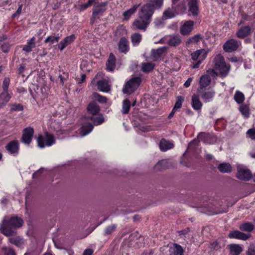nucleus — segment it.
I'll list each match as a JSON object with an SVG mask.
<instances>
[{
    "instance_id": "c756f323",
    "label": "nucleus",
    "mask_w": 255,
    "mask_h": 255,
    "mask_svg": "<svg viewBox=\"0 0 255 255\" xmlns=\"http://www.w3.org/2000/svg\"><path fill=\"white\" fill-rule=\"evenodd\" d=\"M159 146L161 151H166L174 147V144L169 141L162 138L160 141Z\"/></svg>"
},
{
    "instance_id": "f704fd0d",
    "label": "nucleus",
    "mask_w": 255,
    "mask_h": 255,
    "mask_svg": "<svg viewBox=\"0 0 255 255\" xmlns=\"http://www.w3.org/2000/svg\"><path fill=\"white\" fill-rule=\"evenodd\" d=\"M211 77L209 75H204L201 77L200 80V87L198 90H203L208 86L211 83Z\"/></svg>"
},
{
    "instance_id": "774afa93",
    "label": "nucleus",
    "mask_w": 255,
    "mask_h": 255,
    "mask_svg": "<svg viewBox=\"0 0 255 255\" xmlns=\"http://www.w3.org/2000/svg\"><path fill=\"white\" fill-rule=\"evenodd\" d=\"M192 78L190 77V78H189L185 82L184 85L185 87H189L190 85H191V83L192 81Z\"/></svg>"
},
{
    "instance_id": "5701e85b",
    "label": "nucleus",
    "mask_w": 255,
    "mask_h": 255,
    "mask_svg": "<svg viewBox=\"0 0 255 255\" xmlns=\"http://www.w3.org/2000/svg\"><path fill=\"white\" fill-rule=\"evenodd\" d=\"M76 37L74 34L66 37L63 40L60 42L58 46L60 51H62L67 45L72 43L75 39Z\"/></svg>"
},
{
    "instance_id": "dca6fc26",
    "label": "nucleus",
    "mask_w": 255,
    "mask_h": 255,
    "mask_svg": "<svg viewBox=\"0 0 255 255\" xmlns=\"http://www.w3.org/2000/svg\"><path fill=\"white\" fill-rule=\"evenodd\" d=\"M194 26V22L192 20L186 21L181 25L180 27V32L183 35H189L193 29Z\"/></svg>"
},
{
    "instance_id": "f3484780",
    "label": "nucleus",
    "mask_w": 255,
    "mask_h": 255,
    "mask_svg": "<svg viewBox=\"0 0 255 255\" xmlns=\"http://www.w3.org/2000/svg\"><path fill=\"white\" fill-rule=\"evenodd\" d=\"M238 47V42L235 39L228 40L223 45L224 50L227 52H232L236 50Z\"/></svg>"
},
{
    "instance_id": "5fc2aeb1",
    "label": "nucleus",
    "mask_w": 255,
    "mask_h": 255,
    "mask_svg": "<svg viewBox=\"0 0 255 255\" xmlns=\"http://www.w3.org/2000/svg\"><path fill=\"white\" fill-rule=\"evenodd\" d=\"M23 110V107L21 104L11 105V110L15 111H21Z\"/></svg>"
},
{
    "instance_id": "79ce46f5",
    "label": "nucleus",
    "mask_w": 255,
    "mask_h": 255,
    "mask_svg": "<svg viewBox=\"0 0 255 255\" xmlns=\"http://www.w3.org/2000/svg\"><path fill=\"white\" fill-rule=\"evenodd\" d=\"M155 64L153 63H142L141 64V70L144 72H149L153 70Z\"/></svg>"
},
{
    "instance_id": "b1692460",
    "label": "nucleus",
    "mask_w": 255,
    "mask_h": 255,
    "mask_svg": "<svg viewBox=\"0 0 255 255\" xmlns=\"http://www.w3.org/2000/svg\"><path fill=\"white\" fill-rule=\"evenodd\" d=\"M169 252V255H184V251L180 245L174 243L173 247L170 248Z\"/></svg>"
},
{
    "instance_id": "bb28decb",
    "label": "nucleus",
    "mask_w": 255,
    "mask_h": 255,
    "mask_svg": "<svg viewBox=\"0 0 255 255\" xmlns=\"http://www.w3.org/2000/svg\"><path fill=\"white\" fill-rule=\"evenodd\" d=\"M199 95L193 94L192 96L191 105L192 108L196 111L200 110L203 104L199 99Z\"/></svg>"
},
{
    "instance_id": "bf43d9fd",
    "label": "nucleus",
    "mask_w": 255,
    "mask_h": 255,
    "mask_svg": "<svg viewBox=\"0 0 255 255\" xmlns=\"http://www.w3.org/2000/svg\"><path fill=\"white\" fill-rule=\"evenodd\" d=\"M9 48L10 45L7 43H4L1 45V49L5 53L7 52Z\"/></svg>"
},
{
    "instance_id": "4c0bfd02",
    "label": "nucleus",
    "mask_w": 255,
    "mask_h": 255,
    "mask_svg": "<svg viewBox=\"0 0 255 255\" xmlns=\"http://www.w3.org/2000/svg\"><path fill=\"white\" fill-rule=\"evenodd\" d=\"M237 168L239 175H252L250 170L244 165L238 164Z\"/></svg>"
},
{
    "instance_id": "4be33fe9",
    "label": "nucleus",
    "mask_w": 255,
    "mask_h": 255,
    "mask_svg": "<svg viewBox=\"0 0 255 255\" xmlns=\"http://www.w3.org/2000/svg\"><path fill=\"white\" fill-rule=\"evenodd\" d=\"M228 236L230 238H235L246 241L251 236V235L250 234H246L239 231H234L230 232Z\"/></svg>"
},
{
    "instance_id": "72a5a7b5",
    "label": "nucleus",
    "mask_w": 255,
    "mask_h": 255,
    "mask_svg": "<svg viewBox=\"0 0 255 255\" xmlns=\"http://www.w3.org/2000/svg\"><path fill=\"white\" fill-rule=\"evenodd\" d=\"M107 69L108 71H113L116 67V57L113 53H110L107 60Z\"/></svg>"
},
{
    "instance_id": "0e129e2a",
    "label": "nucleus",
    "mask_w": 255,
    "mask_h": 255,
    "mask_svg": "<svg viewBox=\"0 0 255 255\" xmlns=\"http://www.w3.org/2000/svg\"><path fill=\"white\" fill-rule=\"evenodd\" d=\"M210 247L211 249L214 250H217L220 248L219 246V243L217 242H214L210 244Z\"/></svg>"
},
{
    "instance_id": "f8f14e48",
    "label": "nucleus",
    "mask_w": 255,
    "mask_h": 255,
    "mask_svg": "<svg viewBox=\"0 0 255 255\" xmlns=\"http://www.w3.org/2000/svg\"><path fill=\"white\" fill-rule=\"evenodd\" d=\"M213 202V200H209L208 202L204 203L203 206L200 208L199 211L209 215L217 214V213L215 211L216 206Z\"/></svg>"
},
{
    "instance_id": "9b49d317",
    "label": "nucleus",
    "mask_w": 255,
    "mask_h": 255,
    "mask_svg": "<svg viewBox=\"0 0 255 255\" xmlns=\"http://www.w3.org/2000/svg\"><path fill=\"white\" fill-rule=\"evenodd\" d=\"M197 91L200 96L205 103L211 102L215 95V91L211 89L197 90Z\"/></svg>"
},
{
    "instance_id": "f03ea898",
    "label": "nucleus",
    "mask_w": 255,
    "mask_h": 255,
    "mask_svg": "<svg viewBox=\"0 0 255 255\" xmlns=\"http://www.w3.org/2000/svg\"><path fill=\"white\" fill-rule=\"evenodd\" d=\"M23 224L22 219L17 216L10 218L4 217L1 225V233L6 237L16 236L17 229L21 228Z\"/></svg>"
},
{
    "instance_id": "37998d69",
    "label": "nucleus",
    "mask_w": 255,
    "mask_h": 255,
    "mask_svg": "<svg viewBox=\"0 0 255 255\" xmlns=\"http://www.w3.org/2000/svg\"><path fill=\"white\" fill-rule=\"evenodd\" d=\"M254 225L251 223H245L240 226V229L243 231L250 232L254 230Z\"/></svg>"
},
{
    "instance_id": "20e7f679",
    "label": "nucleus",
    "mask_w": 255,
    "mask_h": 255,
    "mask_svg": "<svg viewBox=\"0 0 255 255\" xmlns=\"http://www.w3.org/2000/svg\"><path fill=\"white\" fill-rule=\"evenodd\" d=\"M215 68L219 72L222 77H226L230 70V66L227 65L224 60V57L219 54L215 59Z\"/></svg>"
},
{
    "instance_id": "423d86ee",
    "label": "nucleus",
    "mask_w": 255,
    "mask_h": 255,
    "mask_svg": "<svg viewBox=\"0 0 255 255\" xmlns=\"http://www.w3.org/2000/svg\"><path fill=\"white\" fill-rule=\"evenodd\" d=\"M10 84V79L5 77L2 82V92L1 93V106L5 105L11 98L12 93L9 92L8 88Z\"/></svg>"
},
{
    "instance_id": "1a4fd4ad",
    "label": "nucleus",
    "mask_w": 255,
    "mask_h": 255,
    "mask_svg": "<svg viewBox=\"0 0 255 255\" xmlns=\"http://www.w3.org/2000/svg\"><path fill=\"white\" fill-rule=\"evenodd\" d=\"M94 6L93 9L92 17L91 19V23H94L95 20L98 15H102L103 13L106 11V6L107 4V2H99L95 1Z\"/></svg>"
},
{
    "instance_id": "4d7b16f0",
    "label": "nucleus",
    "mask_w": 255,
    "mask_h": 255,
    "mask_svg": "<svg viewBox=\"0 0 255 255\" xmlns=\"http://www.w3.org/2000/svg\"><path fill=\"white\" fill-rule=\"evenodd\" d=\"M247 255H255V246L254 245H250L248 248Z\"/></svg>"
},
{
    "instance_id": "ea45409f",
    "label": "nucleus",
    "mask_w": 255,
    "mask_h": 255,
    "mask_svg": "<svg viewBox=\"0 0 255 255\" xmlns=\"http://www.w3.org/2000/svg\"><path fill=\"white\" fill-rule=\"evenodd\" d=\"M139 6V4H135L129 9L125 11L123 13L124 19H128L135 12Z\"/></svg>"
},
{
    "instance_id": "6e6d98bb",
    "label": "nucleus",
    "mask_w": 255,
    "mask_h": 255,
    "mask_svg": "<svg viewBox=\"0 0 255 255\" xmlns=\"http://www.w3.org/2000/svg\"><path fill=\"white\" fill-rule=\"evenodd\" d=\"M240 111L242 114L244 115L246 117H248L249 115V112L248 108L246 106H242L240 108Z\"/></svg>"
},
{
    "instance_id": "e433bc0d",
    "label": "nucleus",
    "mask_w": 255,
    "mask_h": 255,
    "mask_svg": "<svg viewBox=\"0 0 255 255\" xmlns=\"http://www.w3.org/2000/svg\"><path fill=\"white\" fill-rule=\"evenodd\" d=\"M8 241L11 244H13L19 248L21 247L24 244L23 239L19 236L15 237L9 238L8 239Z\"/></svg>"
},
{
    "instance_id": "412c9836",
    "label": "nucleus",
    "mask_w": 255,
    "mask_h": 255,
    "mask_svg": "<svg viewBox=\"0 0 255 255\" xmlns=\"http://www.w3.org/2000/svg\"><path fill=\"white\" fill-rule=\"evenodd\" d=\"M118 48L121 52L125 54L129 51V42L125 37L120 38L118 43Z\"/></svg>"
},
{
    "instance_id": "ddd939ff",
    "label": "nucleus",
    "mask_w": 255,
    "mask_h": 255,
    "mask_svg": "<svg viewBox=\"0 0 255 255\" xmlns=\"http://www.w3.org/2000/svg\"><path fill=\"white\" fill-rule=\"evenodd\" d=\"M171 165V161L167 159H163L158 161L153 166L154 171H161L169 168Z\"/></svg>"
},
{
    "instance_id": "603ef678",
    "label": "nucleus",
    "mask_w": 255,
    "mask_h": 255,
    "mask_svg": "<svg viewBox=\"0 0 255 255\" xmlns=\"http://www.w3.org/2000/svg\"><path fill=\"white\" fill-rule=\"evenodd\" d=\"M96 0H88L87 3L80 5L79 9L80 11H83L87 9L88 7L93 4Z\"/></svg>"
},
{
    "instance_id": "c9c22d12",
    "label": "nucleus",
    "mask_w": 255,
    "mask_h": 255,
    "mask_svg": "<svg viewBox=\"0 0 255 255\" xmlns=\"http://www.w3.org/2000/svg\"><path fill=\"white\" fill-rule=\"evenodd\" d=\"M181 9L179 8H173V5H172V8H168L164 11L163 13V17L165 19L174 17L175 16L176 11H179Z\"/></svg>"
},
{
    "instance_id": "a211bd4d",
    "label": "nucleus",
    "mask_w": 255,
    "mask_h": 255,
    "mask_svg": "<svg viewBox=\"0 0 255 255\" xmlns=\"http://www.w3.org/2000/svg\"><path fill=\"white\" fill-rule=\"evenodd\" d=\"M209 137V134L206 133L205 132H201L198 135V139H195L189 144V147H191L193 146L198 145L200 140L203 141L205 143H209L208 140Z\"/></svg>"
},
{
    "instance_id": "6ab92c4d",
    "label": "nucleus",
    "mask_w": 255,
    "mask_h": 255,
    "mask_svg": "<svg viewBox=\"0 0 255 255\" xmlns=\"http://www.w3.org/2000/svg\"><path fill=\"white\" fill-rule=\"evenodd\" d=\"M182 42L181 37L179 34H172L168 36L167 43L170 46L176 47Z\"/></svg>"
},
{
    "instance_id": "a878e982",
    "label": "nucleus",
    "mask_w": 255,
    "mask_h": 255,
    "mask_svg": "<svg viewBox=\"0 0 255 255\" xmlns=\"http://www.w3.org/2000/svg\"><path fill=\"white\" fill-rule=\"evenodd\" d=\"M189 10L193 15H197L199 13V7L197 0H188Z\"/></svg>"
},
{
    "instance_id": "4468645a",
    "label": "nucleus",
    "mask_w": 255,
    "mask_h": 255,
    "mask_svg": "<svg viewBox=\"0 0 255 255\" xmlns=\"http://www.w3.org/2000/svg\"><path fill=\"white\" fill-rule=\"evenodd\" d=\"M34 133V130L32 128L28 127L24 128L23 130V134L21 137L22 142L29 144L31 141Z\"/></svg>"
},
{
    "instance_id": "680f3d73",
    "label": "nucleus",
    "mask_w": 255,
    "mask_h": 255,
    "mask_svg": "<svg viewBox=\"0 0 255 255\" xmlns=\"http://www.w3.org/2000/svg\"><path fill=\"white\" fill-rule=\"evenodd\" d=\"M47 170L44 168H40L39 170L36 171L32 175H38L39 174H47Z\"/></svg>"
},
{
    "instance_id": "de8ad7c7",
    "label": "nucleus",
    "mask_w": 255,
    "mask_h": 255,
    "mask_svg": "<svg viewBox=\"0 0 255 255\" xmlns=\"http://www.w3.org/2000/svg\"><path fill=\"white\" fill-rule=\"evenodd\" d=\"M179 0H172L173 7L174 8H179L181 10H185V6L184 2H179Z\"/></svg>"
},
{
    "instance_id": "09e8293b",
    "label": "nucleus",
    "mask_w": 255,
    "mask_h": 255,
    "mask_svg": "<svg viewBox=\"0 0 255 255\" xmlns=\"http://www.w3.org/2000/svg\"><path fill=\"white\" fill-rule=\"evenodd\" d=\"M60 36L59 34L57 36H49L44 40V42L46 43H50V44H53L55 42H57L60 39Z\"/></svg>"
},
{
    "instance_id": "c03bdc74",
    "label": "nucleus",
    "mask_w": 255,
    "mask_h": 255,
    "mask_svg": "<svg viewBox=\"0 0 255 255\" xmlns=\"http://www.w3.org/2000/svg\"><path fill=\"white\" fill-rule=\"evenodd\" d=\"M92 96L94 100L98 101L100 103L104 104L107 102V98L106 97L101 96L96 92L94 93Z\"/></svg>"
},
{
    "instance_id": "a19ab883",
    "label": "nucleus",
    "mask_w": 255,
    "mask_h": 255,
    "mask_svg": "<svg viewBox=\"0 0 255 255\" xmlns=\"http://www.w3.org/2000/svg\"><path fill=\"white\" fill-rule=\"evenodd\" d=\"M142 36L139 33H134L131 35V41L133 46H136L140 42Z\"/></svg>"
},
{
    "instance_id": "69168bd1",
    "label": "nucleus",
    "mask_w": 255,
    "mask_h": 255,
    "mask_svg": "<svg viewBox=\"0 0 255 255\" xmlns=\"http://www.w3.org/2000/svg\"><path fill=\"white\" fill-rule=\"evenodd\" d=\"M94 251L92 249H86L83 254L82 255H92Z\"/></svg>"
},
{
    "instance_id": "7ed1b4c3",
    "label": "nucleus",
    "mask_w": 255,
    "mask_h": 255,
    "mask_svg": "<svg viewBox=\"0 0 255 255\" xmlns=\"http://www.w3.org/2000/svg\"><path fill=\"white\" fill-rule=\"evenodd\" d=\"M152 15L151 12L141 7L138 11L137 18L132 23V29L145 31L151 21Z\"/></svg>"
},
{
    "instance_id": "aec40b11",
    "label": "nucleus",
    "mask_w": 255,
    "mask_h": 255,
    "mask_svg": "<svg viewBox=\"0 0 255 255\" xmlns=\"http://www.w3.org/2000/svg\"><path fill=\"white\" fill-rule=\"evenodd\" d=\"M5 149L10 153L17 155L19 151V143L17 140H12L5 146Z\"/></svg>"
},
{
    "instance_id": "58836bf2",
    "label": "nucleus",
    "mask_w": 255,
    "mask_h": 255,
    "mask_svg": "<svg viewBox=\"0 0 255 255\" xmlns=\"http://www.w3.org/2000/svg\"><path fill=\"white\" fill-rule=\"evenodd\" d=\"M35 38L32 37L30 40L27 42V45H25L22 50L26 52H30L32 51V49L35 46Z\"/></svg>"
},
{
    "instance_id": "f257e3e1",
    "label": "nucleus",
    "mask_w": 255,
    "mask_h": 255,
    "mask_svg": "<svg viewBox=\"0 0 255 255\" xmlns=\"http://www.w3.org/2000/svg\"><path fill=\"white\" fill-rule=\"evenodd\" d=\"M87 110L88 115L83 118V122L79 129L81 136L89 134L93 130L94 126L101 125L104 121L103 116L99 114L100 107L96 103H90L87 107Z\"/></svg>"
},
{
    "instance_id": "9d476101",
    "label": "nucleus",
    "mask_w": 255,
    "mask_h": 255,
    "mask_svg": "<svg viewBox=\"0 0 255 255\" xmlns=\"http://www.w3.org/2000/svg\"><path fill=\"white\" fill-rule=\"evenodd\" d=\"M163 3V0H146V3L141 7L153 14L156 9H159Z\"/></svg>"
},
{
    "instance_id": "39448f33",
    "label": "nucleus",
    "mask_w": 255,
    "mask_h": 255,
    "mask_svg": "<svg viewBox=\"0 0 255 255\" xmlns=\"http://www.w3.org/2000/svg\"><path fill=\"white\" fill-rule=\"evenodd\" d=\"M144 238L137 231L131 233L126 241L128 248H138L143 246Z\"/></svg>"
},
{
    "instance_id": "338daca9",
    "label": "nucleus",
    "mask_w": 255,
    "mask_h": 255,
    "mask_svg": "<svg viewBox=\"0 0 255 255\" xmlns=\"http://www.w3.org/2000/svg\"><path fill=\"white\" fill-rule=\"evenodd\" d=\"M22 4H20L17 10L16 11V12L12 14V17H15V16H17L18 15H19L21 13V10H22Z\"/></svg>"
},
{
    "instance_id": "13d9d810",
    "label": "nucleus",
    "mask_w": 255,
    "mask_h": 255,
    "mask_svg": "<svg viewBox=\"0 0 255 255\" xmlns=\"http://www.w3.org/2000/svg\"><path fill=\"white\" fill-rule=\"evenodd\" d=\"M247 134L252 139H255V129L254 128H251L249 129L247 132Z\"/></svg>"
},
{
    "instance_id": "6e6552de",
    "label": "nucleus",
    "mask_w": 255,
    "mask_h": 255,
    "mask_svg": "<svg viewBox=\"0 0 255 255\" xmlns=\"http://www.w3.org/2000/svg\"><path fill=\"white\" fill-rule=\"evenodd\" d=\"M37 141L38 146L40 148H43L45 146H50L55 142L54 136L47 132L45 133L44 136L40 135L37 139Z\"/></svg>"
},
{
    "instance_id": "052dcab7",
    "label": "nucleus",
    "mask_w": 255,
    "mask_h": 255,
    "mask_svg": "<svg viewBox=\"0 0 255 255\" xmlns=\"http://www.w3.org/2000/svg\"><path fill=\"white\" fill-rule=\"evenodd\" d=\"M190 231V229L189 227H187L184 229H183L181 231H178V233L179 236L186 235Z\"/></svg>"
},
{
    "instance_id": "cd10ccee",
    "label": "nucleus",
    "mask_w": 255,
    "mask_h": 255,
    "mask_svg": "<svg viewBox=\"0 0 255 255\" xmlns=\"http://www.w3.org/2000/svg\"><path fill=\"white\" fill-rule=\"evenodd\" d=\"M98 89L103 92H108L111 90V86L106 79H102L97 82Z\"/></svg>"
},
{
    "instance_id": "3c124183",
    "label": "nucleus",
    "mask_w": 255,
    "mask_h": 255,
    "mask_svg": "<svg viewBox=\"0 0 255 255\" xmlns=\"http://www.w3.org/2000/svg\"><path fill=\"white\" fill-rule=\"evenodd\" d=\"M3 255H16L15 251L11 248L3 247L1 248Z\"/></svg>"
},
{
    "instance_id": "473e14b6",
    "label": "nucleus",
    "mask_w": 255,
    "mask_h": 255,
    "mask_svg": "<svg viewBox=\"0 0 255 255\" xmlns=\"http://www.w3.org/2000/svg\"><path fill=\"white\" fill-rule=\"evenodd\" d=\"M217 169L223 173H230L232 171V167L229 163H221L218 166Z\"/></svg>"
},
{
    "instance_id": "49530a36",
    "label": "nucleus",
    "mask_w": 255,
    "mask_h": 255,
    "mask_svg": "<svg viewBox=\"0 0 255 255\" xmlns=\"http://www.w3.org/2000/svg\"><path fill=\"white\" fill-rule=\"evenodd\" d=\"M234 99L237 103L241 104L245 100L244 95L242 92L237 91L234 95Z\"/></svg>"
},
{
    "instance_id": "2f4dec72",
    "label": "nucleus",
    "mask_w": 255,
    "mask_h": 255,
    "mask_svg": "<svg viewBox=\"0 0 255 255\" xmlns=\"http://www.w3.org/2000/svg\"><path fill=\"white\" fill-rule=\"evenodd\" d=\"M203 36L201 34H197L194 36L189 37L186 41V45H189L193 43L198 44L199 42L203 40Z\"/></svg>"
},
{
    "instance_id": "c85d7f7f",
    "label": "nucleus",
    "mask_w": 255,
    "mask_h": 255,
    "mask_svg": "<svg viewBox=\"0 0 255 255\" xmlns=\"http://www.w3.org/2000/svg\"><path fill=\"white\" fill-rule=\"evenodd\" d=\"M227 248L230 250V255H239L243 251L242 247L238 244H230Z\"/></svg>"
},
{
    "instance_id": "0eeeda50",
    "label": "nucleus",
    "mask_w": 255,
    "mask_h": 255,
    "mask_svg": "<svg viewBox=\"0 0 255 255\" xmlns=\"http://www.w3.org/2000/svg\"><path fill=\"white\" fill-rule=\"evenodd\" d=\"M140 82V78L138 77L132 78L125 84L123 89V93L127 94L133 93L138 87Z\"/></svg>"
},
{
    "instance_id": "e2e57ef3",
    "label": "nucleus",
    "mask_w": 255,
    "mask_h": 255,
    "mask_svg": "<svg viewBox=\"0 0 255 255\" xmlns=\"http://www.w3.org/2000/svg\"><path fill=\"white\" fill-rule=\"evenodd\" d=\"M254 176H237L238 178L244 181H248L253 178Z\"/></svg>"
},
{
    "instance_id": "8fccbe9b",
    "label": "nucleus",
    "mask_w": 255,
    "mask_h": 255,
    "mask_svg": "<svg viewBox=\"0 0 255 255\" xmlns=\"http://www.w3.org/2000/svg\"><path fill=\"white\" fill-rule=\"evenodd\" d=\"M184 101V98L183 96H179L177 97V100L173 108L174 110H177L181 108L182 103Z\"/></svg>"
},
{
    "instance_id": "7c9ffc66",
    "label": "nucleus",
    "mask_w": 255,
    "mask_h": 255,
    "mask_svg": "<svg viewBox=\"0 0 255 255\" xmlns=\"http://www.w3.org/2000/svg\"><path fill=\"white\" fill-rule=\"evenodd\" d=\"M167 47L163 46L157 49H153L151 51L154 61H156L162 55L166 52Z\"/></svg>"
},
{
    "instance_id": "2eb2a0df",
    "label": "nucleus",
    "mask_w": 255,
    "mask_h": 255,
    "mask_svg": "<svg viewBox=\"0 0 255 255\" xmlns=\"http://www.w3.org/2000/svg\"><path fill=\"white\" fill-rule=\"evenodd\" d=\"M252 28L249 25L241 26L236 32V36L240 39H244L249 36L252 33Z\"/></svg>"
},
{
    "instance_id": "393cba45",
    "label": "nucleus",
    "mask_w": 255,
    "mask_h": 255,
    "mask_svg": "<svg viewBox=\"0 0 255 255\" xmlns=\"http://www.w3.org/2000/svg\"><path fill=\"white\" fill-rule=\"evenodd\" d=\"M191 56L192 59L194 61L197 60L198 58L200 59V60H203L206 57L207 52L205 49H201L193 52L191 54Z\"/></svg>"
},
{
    "instance_id": "864d4df0",
    "label": "nucleus",
    "mask_w": 255,
    "mask_h": 255,
    "mask_svg": "<svg viewBox=\"0 0 255 255\" xmlns=\"http://www.w3.org/2000/svg\"><path fill=\"white\" fill-rule=\"evenodd\" d=\"M116 228V225H112L111 226H109L107 227L105 231V235H110L113 233Z\"/></svg>"
},
{
    "instance_id": "a18cd8bd",
    "label": "nucleus",
    "mask_w": 255,
    "mask_h": 255,
    "mask_svg": "<svg viewBox=\"0 0 255 255\" xmlns=\"http://www.w3.org/2000/svg\"><path fill=\"white\" fill-rule=\"evenodd\" d=\"M130 102L128 99H126L123 101L122 113L124 114H127L128 113L130 108Z\"/></svg>"
}]
</instances>
